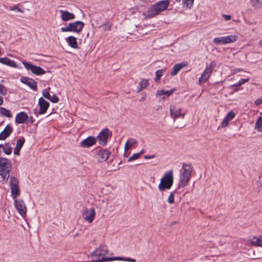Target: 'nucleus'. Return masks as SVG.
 I'll list each match as a JSON object with an SVG mask.
<instances>
[{
  "mask_svg": "<svg viewBox=\"0 0 262 262\" xmlns=\"http://www.w3.org/2000/svg\"><path fill=\"white\" fill-rule=\"evenodd\" d=\"M169 0H162L151 5L143 15L146 18H151L158 15L161 12L167 9L169 6Z\"/></svg>",
  "mask_w": 262,
  "mask_h": 262,
  "instance_id": "obj_1",
  "label": "nucleus"
},
{
  "mask_svg": "<svg viewBox=\"0 0 262 262\" xmlns=\"http://www.w3.org/2000/svg\"><path fill=\"white\" fill-rule=\"evenodd\" d=\"M193 170L191 163H183L182 168V173L180 175V180L179 187H183L186 186L189 181L191 173Z\"/></svg>",
  "mask_w": 262,
  "mask_h": 262,
  "instance_id": "obj_2",
  "label": "nucleus"
},
{
  "mask_svg": "<svg viewBox=\"0 0 262 262\" xmlns=\"http://www.w3.org/2000/svg\"><path fill=\"white\" fill-rule=\"evenodd\" d=\"M173 183V171L170 170L166 172L161 179L158 188L160 191L170 189Z\"/></svg>",
  "mask_w": 262,
  "mask_h": 262,
  "instance_id": "obj_3",
  "label": "nucleus"
},
{
  "mask_svg": "<svg viewBox=\"0 0 262 262\" xmlns=\"http://www.w3.org/2000/svg\"><path fill=\"white\" fill-rule=\"evenodd\" d=\"M84 26L83 22L79 20L76 21L74 23H70L67 27L61 28L62 32H75L76 33L80 32Z\"/></svg>",
  "mask_w": 262,
  "mask_h": 262,
  "instance_id": "obj_4",
  "label": "nucleus"
},
{
  "mask_svg": "<svg viewBox=\"0 0 262 262\" xmlns=\"http://www.w3.org/2000/svg\"><path fill=\"white\" fill-rule=\"evenodd\" d=\"M238 37L236 35H230L226 36H222L216 37L213 40V42L216 45H225L234 42L237 39Z\"/></svg>",
  "mask_w": 262,
  "mask_h": 262,
  "instance_id": "obj_5",
  "label": "nucleus"
},
{
  "mask_svg": "<svg viewBox=\"0 0 262 262\" xmlns=\"http://www.w3.org/2000/svg\"><path fill=\"white\" fill-rule=\"evenodd\" d=\"M23 63L26 69L30 70L31 72L36 75H42L46 73V71L40 67L34 65L25 60L23 61Z\"/></svg>",
  "mask_w": 262,
  "mask_h": 262,
  "instance_id": "obj_6",
  "label": "nucleus"
},
{
  "mask_svg": "<svg viewBox=\"0 0 262 262\" xmlns=\"http://www.w3.org/2000/svg\"><path fill=\"white\" fill-rule=\"evenodd\" d=\"M111 135L112 133L110 132L108 128H105L102 129L95 138L99 140L100 145L104 146L107 144L108 137Z\"/></svg>",
  "mask_w": 262,
  "mask_h": 262,
  "instance_id": "obj_7",
  "label": "nucleus"
},
{
  "mask_svg": "<svg viewBox=\"0 0 262 262\" xmlns=\"http://www.w3.org/2000/svg\"><path fill=\"white\" fill-rule=\"evenodd\" d=\"M95 214V210L94 208H91L90 210L84 208L82 211V217L85 221L91 223L94 221Z\"/></svg>",
  "mask_w": 262,
  "mask_h": 262,
  "instance_id": "obj_8",
  "label": "nucleus"
},
{
  "mask_svg": "<svg viewBox=\"0 0 262 262\" xmlns=\"http://www.w3.org/2000/svg\"><path fill=\"white\" fill-rule=\"evenodd\" d=\"M12 169V164L11 161L4 157H0V172L1 171H11Z\"/></svg>",
  "mask_w": 262,
  "mask_h": 262,
  "instance_id": "obj_9",
  "label": "nucleus"
},
{
  "mask_svg": "<svg viewBox=\"0 0 262 262\" xmlns=\"http://www.w3.org/2000/svg\"><path fill=\"white\" fill-rule=\"evenodd\" d=\"M14 206L18 212L24 216L26 214L27 208L23 200H15L14 201Z\"/></svg>",
  "mask_w": 262,
  "mask_h": 262,
  "instance_id": "obj_10",
  "label": "nucleus"
},
{
  "mask_svg": "<svg viewBox=\"0 0 262 262\" xmlns=\"http://www.w3.org/2000/svg\"><path fill=\"white\" fill-rule=\"evenodd\" d=\"M97 142V138L94 136H89L79 143V146L82 148H89Z\"/></svg>",
  "mask_w": 262,
  "mask_h": 262,
  "instance_id": "obj_11",
  "label": "nucleus"
},
{
  "mask_svg": "<svg viewBox=\"0 0 262 262\" xmlns=\"http://www.w3.org/2000/svg\"><path fill=\"white\" fill-rule=\"evenodd\" d=\"M20 81L22 83L27 84L34 91H37V83L34 79L27 77L23 76L21 78Z\"/></svg>",
  "mask_w": 262,
  "mask_h": 262,
  "instance_id": "obj_12",
  "label": "nucleus"
},
{
  "mask_svg": "<svg viewBox=\"0 0 262 262\" xmlns=\"http://www.w3.org/2000/svg\"><path fill=\"white\" fill-rule=\"evenodd\" d=\"M38 105L39 106V114L42 115L44 114L47 112L50 104L42 97H40L38 100Z\"/></svg>",
  "mask_w": 262,
  "mask_h": 262,
  "instance_id": "obj_13",
  "label": "nucleus"
},
{
  "mask_svg": "<svg viewBox=\"0 0 262 262\" xmlns=\"http://www.w3.org/2000/svg\"><path fill=\"white\" fill-rule=\"evenodd\" d=\"M111 154V152L107 149H104L101 150L97 153V159L99 162H103L106 161Z\"/></svg>",
  "mask_w": 262,
  "mask_h": 262,
  "instance_id": "obj_14",
  "label": "nucleus"
},
{
  "mask_svg": "<svg viewBox=\"0 0 262 262\" xmlns=\"http://www.w3.org/2000/svg\"><path fill=\"white\" fill-rule=\"evenodd\" d=\"M29 119L27 114L24 112H21L17 114L15 117V122L18 124H23Z\"/></svg>",
  "mask_w": 262,
  "mask_h": 262,
  "instance_id": "obj_15",
  "label": "nucleus"
},
{
  "mask_svg": "<svg viewBox=\"0 0 262 262\" xmlns=\"http://www.w3.org/2000/svg\"><path fill=\"white\" fill-rule=\"evenodd\" d=\"M12 132V127L9 124H8L0 133V140H6L11 135Z\"/></svg>",
  "mask_w": 262,
  "mask_h": 262,
  "instance_id": "obj_16",
  "label": "nucleus"
},
{
  "mask_svg": "<svg viewBox=\"0 0 262 262\" xmlns=\"http://www.w3.org/2000/svg\"><path fill=\"white\" fill-rule=\"evenodd\" d=\"M25 142V139L21 137L17 140L16 146L14 149V154L16 156L20 155V150Z\"/></svg>",
  "mask_w": 262,
  "mask_h": 262,
  "instance_id": "obj_17",
  "label": "nucleus"
},
{
  "mask_svg": "<svg viewBox=\"0 0 262 262\" xmlns=\"http://www.w3.org/2000/svg\"><path fill=\"white\" fill-rule=\"evenodd\" d=\"M60 12L61 13V19L63 21H68L74 19L75 18V16L74 14L68 11L60 10Z\"/></svg>",
  "mask_w": 262,
  "mask_h": 262,
  "instance_id": "obj_18",
  "label": "nucleus"
},
{
  "mask_svg": "<svg viewBox=\"0 0 262 262\" xmlns=\"http://www.w3.org/2000/svg\"><path fill=\"white\" fill-rule=\"evenodd\" d=\"M0 63L10 67L17 68V65L16 62L7 57H1Z\"/></svg>",
  "mask_w": 262,
  "mask_h": 262,
  "instance_id": "obj_19",
  "label": "nucleus"
},
{
  "mask_svg": "<svg viewBox=\"0 0 262 262\" xmlns=\"http://www.w3.org/2000/svg\"><path fill=\"white\" fill-rule=\"evenodd\" d=\"M186 64L183 63H177L174 65L171 69L170 75L172 76L176 75L178 72L184 68Z\"/></svg>",
  "mask_w": 262,
  "mask_h": 262,
  "instance_id": "obj_20",
  "label": "nucleus"
},
{
  "mask_svg": "<svg viewBox=\"0 0 262 262\" xmlns=\"http://www.w3.org/2000/svg\"><path fill=\"white\" fill-rule=\"evenodd\" d=\"M66 40L68 43L69 46L73 49H77L78 45L77 39L73 36H70L66 38Z\"/></svg>",
  "mask_w": 262,
  "mask_h": 262,
  "instance_id": "obj_21",
  "label": "nucleus"
},
{
  "mask_svg": "<svg viewBox=\"0 0 262 262\" xmlns=\"http://www.w3.org/2000/svg\"><path fill=\"white\" fill-rule=\"evenodd\" d=\"M211 73H209L208 71V69H206L203 72L201 75V76L199 79V83L200 85L205 83L209 77V75Z\"/></svg>",
  "mask_w": 262,
  "mask_h": 262,
  "instance_id": "obj_22",
  "label": "nucleus"
},
{
  "mask_svg": "<svg viewBox=\"0 0 262 262\" xmlns=\"http://www.w3.org/2000/svg\"><path fill=\"white\" fill-rule=\"evenodd\" d=\"M106 249H104L103 248L100 249L99 248L96 249L94 252L92 253V257H96V258H98V259L100 258V257L101 256V258L103 257H106L105 256V254L103 253V252L105 251Z\"/></svg>",
  "mask_w": 262,
  "mask_h": 262,
  "instance_id": "obj_23",
  "label": "nucleus"
},
{
  "mask_svg": "<svg viewBox=\"0 0 262 262\" xmlns=\"http://www.w3.org/2000/svg\"><path fill=\"white\" fill-rule=\"evenodd\" d=\"M148 81L147 79H142L137 87V93L140 92L142 90L145 89L148 85Z\"/></svg>",
  "mask_w": 262,
  "mask_h": 262,
  "instance_id": "obj_24",
  "label": "nucleus"
},
{
  "mask_svg": "<svg viewBox=\"0 0 262 262\" xmlns=\"http://www.w3.org/2000/svg\"><path fill=\"white\" fill-rule=\"evenodd\" d=\"M181 108H179L178 109H176V107L174 105H170V115L171 117L173 118L174 119H176V118H178V117H175V115L178 116V114L180 113V112H181Z\"/></svg>",
  "mask_w": 262,
  "mask_h": 262,
  "instance_id": "obj_25",
  "label": "nucleus"
},
{
  "mask_svg": "<svg viewBox=\"0 0 262 262\" xmlns=\"http://www.w3.org/2000/svg\"><path fill=\"white\" fill-rule=\"evenodd\" d=\"M176 90V89L174 88H173V89H171V90H161V91H158L156 93V95L157 96H161V95H166L167 97H168L169 96H170L171 94H172Z\"/></svg>",
  "mask_w": 262,
  "mask_h": 262,
  "instance_id": "obj_26",
  "label": "nucleus"
},
{
  "mask_svg": "<svg viewBox=\"0 0 262 262\" xmlns=\"http://www.w3.org/2000/svg\"><path fill=\"white\" fill-rule=\"evenodd\" d=\"M11 195L13 199H16L20 194V190L18 186H11Z\"/></svg>",
  "mask_w": 262,
  "mask_h": 262,
  "instance_id": "obj_27",
  "label": "nucleus"
},
{
  "mask_svg": "<svg viewBox=\"0 0 262 262\" xmlns=\"http://www.w3.org/2000/svg\"><path fill=\"white\" fill-rule=\"evenodd\" d=\"M10 171H8V172H6V171H1L0 172V182H2L4 184L5 182H6L9 178L10 177Z\"/></svg>",
  "mask_w": 262,
  "mask_h": 262,
  "instance_id": "obj_28",
  "label": "nucleus"
},
{
  "mask_svg": "<svg viewBox=\"0 0 262 262\" xmlns=\"http://www.w3.org/2000/svg\"><path fill=\"white\" fill-rule=\"evenodd\" d=\"M137 143V141L134 139H129L128 140L124 146V149L125 151L128 150L133 145L136 144Z\"/></svg>",
  "mask_w": 262,
  "mask_h": 262,
  "instance_id": "obj_29",
  "label": "nucleus"
},
{
  "mask_svg": "<svg viewBox=\"0 0 262 262\" xmlns=\"http://www.w3.org/2000/svg\"><path fill=\"white\" fill-rule=\"evenodd\" d=\"M252 244L254 246L262 247V236L258 237H254L251 241Z\"/></svg>",
  "mask_w": 262,
  "mask_h": 262,
  "instance_id": "obj_30",
  "label": "nucleus"
},
{
  "mask_svg": "<svg viewBox=\"0 0 262 262\" xmlns=\"http://www.w3.org/2000/svg\"><path fill=\"white\" fill-rule=\"evenodd\" d=\"M0 114L2 116H6L8 118H11L12 116L9 110L3 107H0Z\"/></svg>",
  "mask_w": 262,
  "mask_h": 262,
  "instance_id": "obj_31",
  "label": "nucleus"
},
{
  "mask_svg": "<svg viewBox=\"0 0 262 262\" xmlns=\"http://www.w3.org/2000/svg\"><path fill=\"white\" fill-rule=\"evenodd\" d=\"M165 72V69H162L159 70H157L156 72V78H155V81L157 82L159 81L161 78V77L164 75Z\"/></svg>",
  "mask_w": 262,
  "mask_h": 262,
  "instance_id": "obj_32",
  "label": "nucleus"
},
{
  "mask_svg": "<svg viewBox=\"0 0 262 262\" xmlns=\"http://www.w3.org/2000/svg\"><path fill=\"white\" fill-rule=\"evenodd\" d=\"M3 150L6 155H10L12 153V148L9 143H5Z\"/></svg>",
  "mask_w": 262,
  "mask_h": 262,
  "instance_id": "obj_33",
  "label": "nucleus"
},
{
  "mask_svg": "<svg viewBox=\"0 0 262 262\" xmlns=\"http://www.w3.org/2000/svg\"><path fill=\"white\" fill-rule=\"evenodd\" d=\"M19 181L18 179L15 177H11L10 180V186H18Z\"/></svg>",
  "mask_w": 262,
  "mask_h": 262,
  "instance_id": "obj_34",
  "label": "nucleus"
},
{
  "mask_svg": "<svg viewBox=\"0 0 262 262\" xmlns=\"http://www.w3.org/2000/svg\"><path fill=\"white\" fill-rule=\"evenodd\" d=\"M249 81V78L247 79H241L239 82H238L236 83H235L234 84H232L230 86V88L231 89L233 88V86H241L242 84H244L245 83L248 82Z\"/></svg>",
  "mask_w": 262,
  "mask_h": 262,
  "instance_id": "obj_35",
  "label": "nucleus"
},
{
  "mask_svg": "<svg viewBox=\"0 0 262 262\" xmlns=\"http://www.w3.org/2000/svg\"><path fill=\"white\" fill-rule=\"evenodd\" d=\"M194 0H183L184 6H186L187 8H191L192 7Z\"/></svg>",
  "mask_w": 262,
  "mask_h": 262,
  "instance_id": "obj_36",
  "label": "nucleus"
},
{
  "mask_svg": "<svg viewBox=\"0 0 262 262\" xmlns=\"http://www.w3.org/2000/svg\"><path fill=\"white\" fill-rule=\"evenodd\" d=\"M235 116V113L233 111H230L227 115L225 116V118H227L229 121L232 120Z\"/></svg>",
  "mask_w": 262,
  "mask_h": 262,
  "instance_id": "obj_37",
  "label": "nucleus"
},
{
  "mask_svg": "<svg viewBox=\"0 0 262 262\" xmlns=\"http://www.w3.org/2000/svg\"><path fill=\"white\" fill-rule=\"evenodd\" d=\"M42 94L43 97L48 100L50 99L51 96L48 89L43 90L42 91Z\"/></svg>",
  "mask_w": 262,
  "mask_h": 262,
  "instance_id": "obj_38",
  "label": "nucleus"
},
{
  "mask_svg": "<svg viewBox=\"0 0 262 262\" xmlns=\"http://www.w3.org/2000/svg\"><path fill=\"white\" fill-rule=\"evenodd\" d=\"M262 128V117H259L255 123V128Z\"/></svg>",
  "mask_w": 262,
  "mask_h": 262,
  "instance_id": "obj_39",
  "label": "nucleus"
},
{
  "mask_svg": "<svg viewBox=\"0 0 262 262\" xmlns=\"http://www.w3.org/2000/svg\"><path fill=\"white\" fill-rule=\"evenodd\" d=\"M167 202L169 204H173L174 202V192H171L168 198Z\"/></svg>",
  "mask_w": 262,
  "mask_h": 262,
  "instance_id": "obj_40",
  "label": "nucleus"
},
{
  "mask_svg": "<svg viewBox=\"0 0 262 262\" xmlns=\"http://www.w3.org/2000/svg\"><path fill=\"white\" fill-rule=\"evenodd\" d=\"M215 66V62L214 61H212L209 64V67H207L206 69H208V71L209 73H211L213 69Z\"/></svg>",
  "mask_w": 262,
  "mask_h": 262,
  "instance_id": "obj_41",
  "label": "nucleus"
},
{
  "mask_svg": "<svg viewBox=\"0 0 262 262\" xmlns=\"http://www.w3.org/2000/svg\"><path fill=\"white\" fill-rule=\"evenodd\" d=\"M0 94L2 95L7 94V89L3 85L0 83Z\"/></svg>",
  "mask_w": 262,
  "mask_h": 262,
  "instance_id": "obj_42",
  "label": "nucleus"
},
{
  "mask_svg": "<svg viewBox=\"0 0 262 262\" xmlns=\"http://www.w3.org/2000/svg\"><path fill=\"white\" fill-rule=\"evenodd\" d=\"M139 158V154L138 153L133 154L131 157L128 159V161L130 162L133 160L138 159Z\"/></svg>",
  "mask_w": 262,
  "mask_h": 262,
  "instance_id": "obj_43",
  "label": "nucleus"
},
{
  "mask_svg": "<svg viewBox=\"0 0 262 262\" xmlns=\"http://www.w3.org/2000/svg\"><path fill=\"white\" fill-rule=\"evenodd\" d=\"M52 103H57L59 101V98L58 97L55 95H53L51 97H50V99H49Z\"/></svg>",
  "mask_w": 262,
  "mask_h": 262,
  "instance_id": "obj_44",
  "label": "nucleus"
},
{
  "mask_svg": "<svg viewBox=\"0 0 262 262\" xmlns=\"http://www.w3.org/2000/svg\"><path fill=\"white\" fill-rule=\"evenodd\" d=\"M229 122V121L228 119H227V118H226L225 117L224 120H223V121L221 123L222 127H226L228 125Z\"/></svg>",
  "mask_w": 262,
  "mask_h": 262,
  "instance_id": "obj_45",
  "label": "nucleus"
},
{
  "mask_svg": "<svg viewBox=\"0 0 262 262\" xmlns=\"http://www.w3.org/2000/svg\"><path fill=\"white\" fill-rule=\"evenodd\" d=\"M260 0H251L252 5L253 7H256L259 3Z\"/></svg>",
  "mask_w": 262,
  "mask_h": 262,
  "instance_id": "obj_46",
  "label": "nucleus"
},
{
  "mask_svg": "<svg viewBox=\"0 0 262 262\" xmlns=\"http://www.w3.org/2000/svg\"><path fill=\"white\" fill-rule=\"evenodd\" d=\"M141 98L139 99V101L142 102L145 100L146 97V94L145 92L141 93Z\"/></svg>",
  "mask_w": 262,
  "mask_h": 262,
  "instance_id": "obj_47",
  "label": "nucleus"
},
{
  "mask_svg": "<svg viewBox=\"0 0 262 262\" xmlns=\"http://www.w3.org/2000/svg\"><path fill=\"white\" fill-rule=\"evenodd\" d=\"M11 10H17L18 11H19L20 12H23V11L21 9L18 8L17 6H16V5H15V6H13L12 7H11Z\"/></svg>",
  "mask_w": 262,
  "mask_h": 262,
  "instance_id": "obj_48",
  "label": "nucleus"
},
{
  "mask_svg": "<svg viewBox=\"0 0 262 262\" xmlns=\"http://www.w3.org/2000/svg\"><path fill=\"white\" fill-rule=\"evenodd\" d=\"M156 155H145L144 157V158L145 159H150L155 158Z\"/></svg>",
  "mask_w": 262,
  "mask_h": 262,
  "instance_id": "obj_49",
  "label": "nucleus"
},
{
  "mask_svg": "<svg viewBox=\"0 0 262 262\" xmlns=\"http://www.w3.org/2000/svg\"><path fill=\"white\" fill-rule=\"evenodd\" d=\"M255 104L256 105H258L260 104H262V98H259V99H257V100H256L255 101Z\"/></svg>",
  "mask_w": 262,
  "mask_h": 262,
  "instance_id": "obj_50",
  "label": "nucleus"
},
{
  "mask_svg": "<svg viewBox=\"0 0 262 262\" xmlns=\"http://www.w3.org/2000/svg\"><path fill=\"white\" fill-rule=\"evenodd\" d=\"M223 16L225 18V19L226 20H229L231 19V16L230 15L223 14Z\"/></svg>",
  "mask_w": 262,
  "mask_h": 262,
  "instance_id": "obj_51",
  "label": "nucleus"
},
{
  "mask_svg": "<svg viewBox=\"0 0 262 262\" xmlns=\"http://www.w3.org/2000/svg\"><path fill=\"white\" fill-rule=\"evenodd\" d=\"M27 121L30 123H33L34 122V120L32 116L29 117V119L27 120Z\"/></svg>",
  "mask_w": 262,
  "mask_h": 262,
  "instance_id": "obj_52",
  "label": "nucleus"
},
{
  "mask_svg": "<svg viewBox=\"0 0 262 262\" xmlns=\"http://www.w3.org/2000/svg\"><path fill=\"white\" fill-rule=\"evenodd\" d=\"M184 116H185V114H182L181 112H180V113L178 114V116L175 115V117L178 118V117H180L183 118L184 117Z\"/></svg>",
  "mask_w": 262,
  "mask_h": 262,
  "instance_id": "obj_53",
  "label": "nucleus"
},
{
  "mask_svg": "<svg viewBox=\"0 0 262 262\" xmlns=\"http://www.w3.org/2000/svg\"><path fill=\"white\" fill-rule=\"evenodd\" d=\"M239 87L240 86H235V88L234 89L233 92H237L239 90ZM233 88H234V86H233Z\"/></svg>",
  "mask_w": 262,
  "mask_h": 262,
  "instance_id": "obj_54",
  "label": "nucleus"
},
{
  "mask_svg": "<svg viewBox=\"0 0 262 262\" xmlns=\"http://www.w3.org/2000/svg\"><path fill=\"white\" fill-rule=\"evenodd\" d=\"M4 102L3 98L0 96V105H2Z\"/></svg>",
  "mask_w": 262,
  "mask_h": 262,
  "instance_id": "obj_55",
  "label": "nucleus"
},
{
  "mask_svg": "<svg viewBox=\"0 0 262 262\" xmlns=\"http://www.w3.org/2000/svg\"><path fill=\"white\" fill-rule=\"evenodd\" d=\"M144 152H145L144 150L142 149L138 153V154H139V156H140L141 155L144 154Z\"/></svg>",
  "mask_w": 262,
  "mask_h": 262,
  "instance_id": "obj_56",
  "label": "nucleus"
},
{
  "mask_svg": "<svg viewBox=\"0 0 262 262\" xmlns=\"http://www.w3.org/2000/svg\"><path fill=\"white\" fill-rule=\"evenodd\" d=\"M4 147H5V144H0V148H2L3 149Z\"/></svg>",
  "mask_w": 262,
  "mask_h": 262,
  "instance_id": "obj_57",
  "label": "nucleus"
},
{
  "mask_svg": "<svg viewBox=\"0 0 262 262\" xmlns=\"http://www.w3.org/2000/svg\"><path fill=\"white\" fill-rule=\"evenodd\" d=\"M259 45L262 47V40L259 41Z\"/></svg>",
  "mask_w": 262,
  "mask_h": 262,
  "instance_id": "obj_58",
  "label": "nucleus"
},
{
  "mask_svg": "<svg viewBox=\"0 0 262 262\" xmlns=\"http://www.w3.org/2000/svg\"><path fill=\"white\" fill-rule=\"evenodd\" d=\"M178 2H180L181 0H176Z\"/></svg>",
  "mask_w": 262,
  "mask_h": 262,
  "instance_id": "obj_59",
  "label": "nucleus"
}]
</instances>
